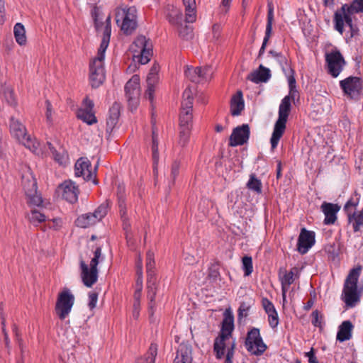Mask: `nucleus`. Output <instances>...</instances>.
Listing matches in <instances>:
<instances>
[{"label":"nucleus","instance_id":"f257e3e1","mask_svg":"<svg viewBox=\"0 0 363 363\" xmlns=\"http://www.w3.org/2000/svg\"><path fill=\"white\" fill-rule=\"evenodd\" d=\"M94 24L96 30L102 31L103 38L98 50L97 55L89 62V79L92 88L99 87L105 81L106 71L104 68L105 52L109 44L111 27V16L108 15L104 23L99 21L98 16L94 18Z\"/></svg>","mask_w":363,"mask_h":363},{"label":"nucleus","instance_id":"f03ea898","mask_svg":"<svg viewBox=\"0 0 363 363\" xmlns=\"http://www.w3.org/2000/svg\"><path fill=\"white\" fill-rule=\"evenodd\" d=\"M362 269L361 265L352 268L345 280L342 298L349 307H354L360 300V291L358 289L357 283Z\"/></svg>","mask_w":363,"mask_h":363},{"label":"nucleus","instance_id":"7ed1b4c3","mask_svg":"<svg viewBox=\"0 0 363 363\" xmlns=\"http://www.w3.org/2000/svg\"><path fill=\"white\" fill-rule=\"evenodd\" d=\"M9 127L11 135L18 143L36 155L40 152L39 143L36 140L35 138L28 134L25 125L18 119L11 117Z\"/></svg>","mask_w":363,"mask_h":363},{"label":"nucleus","instance_id":"20e7f679","mask_svg":"<svg viewBox=\"0 0 363 363\" xmlns=\"http://www.w3.org/2000/svg\"><path fill=\"white\" fill-rule=\"evenodd\" d=\"M363 12V0H353L350 5L344 4L335 13V28L340 34L344 31V23L352 26V15Z\"/></svg>","mask_w":363,"mask_h":363},{"label":"nucleus","instance_id":"39448f33","mask_svg":"<svg viewBox=\"0 0 363 363\" xmlns=\"http://www.w3.org/2000/svg\"><path fill=\"white\" fill-rule=\"evenodd\" d=\"M291 101L289 97H284L279 105V117L275 123L272 135L270 140L272 149L274 150L282 137L285 129L287 118L291 111Z\"/></svg>","mask_w":363,"mask_h":363},{"label":"nucleus","instance_id":"423d86ee","mask_svg":"<svg viewBox=\"0 0 363 363\" xmlns=\"http://www.w3.org/2000/svg\"><path fill=\"white\" fill-rule=\"evenodd\" d=\"M136 13L137 10L134 6L116 9V23L126 35L131 34L137 28Z\"/></svg>","mask_w":363,"mask_h":363},{"label":"nucleus","instance_id":"0eeeda50","mask_svg":"<svg viewBox=\"0 0 363 363\" xmlns=\"http://www.w3.org/2000/svg\"><path fill=\"white\" fill-rule=\"evenodd\" d=\"M152 45L149 39L145 36H138L130 45V51L133 57L142 65L147 64L152 54Z\"/></svg>","mask_w":363,"mask_h":363},{"label":"nucleus","instance_id":"6e6552de","mask_svg":"<svg viewBox=\"0 0 363 363\" xmlns=\"http://www.w3.org/2000/svg\"><path fill=\"white\" fill-rule=\"evenodd\" d=\"M140 92V77L135 74L125 85V97L131 111H135L139 104Z\"/></svg>","mask_w":363,"mask_h":363},{"label":"nucleus","instance_id":"1a4fd4ad","mask_svg":"<svg viewBox=\"0 0 363 363\" xmlns=\"http://www.w3.org/2000/svg\"><path fill=\"white\" fill-rule=\"evenodd\" d=\"M245 343L247 350L254 355H261L267 349V345L260 335L259 330L256 328H253L247 333Z\"/></svg>","mask_w":363,"mask_h":363},{"label":"nucleus","instance_id":"9d476101","mask_svg":"<svg viewBox=\"0 0 363 363\" xmlns=\"http://www.w3.org/2000/svg\"><path fill=\"white\" fill-rule=\"evenodd\" d=\"M74 303V296L69 289H65L58 296L55 312L60 320L65 319L69 314Z\"/></svg>","mask_w":363,"mask_h":363},{"label":"nucleus","instance_id":"9b49d317","mask_svg":"<svg viewBox=\"0 0 363 363\" xmlns=\"http://www.w3.org/2000/svg\"><path fill=\"white\" fill-rule=\"evenodd\" d=\"M79 192V186L71 179L64 181L56 189L58 196L72 204L77 202Z\"/></svg>","mask_w":363,"mask_h":363},{"label":"nucleus","instance_id":"f8f14e48","mask_svg":"<svg viewBox=\"0 0 363 363\" xmlns=\"http://www.w3.org/2000/svg\"><path fill=\"white\" fill-rule=\"evenodd\" d=\"M108 213V204H101L94 213L83 214L78 217L76 224L80 228H88L100 221Z\"/></svg>","mask_w":363,"mask_h":363},{"label":"nucleus","instance_id":"ddd939ff","mask_svg":"<svg viewBox=\"0 0 363 363\" xmlns=\"http://www.w3.org/2000/svg\"><path fill=\"white\" fill-rule=\"evenodd\" d=\"M185 76L192 82L201 83L207 82L212 78L213 69L210 66L203 67H186L185 69Z\"/></svg>","mask_w":363,"mask_h":363},{"label":"nucleus","instance_id":"4468645a","mask_svg":"<svg viewBox=\"0 0 363 363\" xmlns=\"http://www.w3.org/2000/svg\"><path fill=\"white\" fill-rule=\"evenodd\" d=\"M325 61L327 62L328 72L333 77H337L340 74L345 64L343 56L338 50L326 54Z\"/></svg>","mask_w":363,"mask_h":363},{"label":"nucleus","instance_id":"2eb2a0df","mask_svg":"<svg viewBox=\"0 0 363 363\" xmlns=\"http://www.w3.org/2000/svg\"><path fill=\"white\" fill-rule=\"evenodd\" d=\"M340 85L345 94L352 99L357 96L362 89L361 79L357 77H349L340 81Z\"/></svg>","mask_w":363,"mask_h":363},{"label":"nucleus","instance_id":"dca6fc26","mask_svg":"<svg viewBox=\"0 0 363 363\" xmlns=\"http://www.w3.org/2000/svg\"><path fill=\"white\" fill-rule=\"evenodd\" d=\"M249 137L250 127L247 124L238 126L233 130L229 139V145L230 147L242 145L247 142Z\"/></svg>","mask_w":363,"mask_h":363},{"label":"nucleus","instance_id":"f3484780","mask_svg":"<svg viewBox=\"0 0 363 363\" xmlns=\"http://www.w3.org/2000/svg\"><path fill=\"white\" fill-rule=\"evenodd\" d=\"M298 269L297 267H293L289 272L286 269H280L279 270V281L281 284L282 298L286 301V294L291 284L294 281V275L297 274Z\"/></svg>","mask_w":363,"mask_h":363},{"label":"nucleus","instance_id":"a211bd4d","mask_svg":"<svg viewBox=\"0 0 363 363\" xmlns=\"http://www.w3.org/2000/svg\"><path fill=\"white\" fill-rule=\"evenodd\" d=\"M315 243V233L313 231L303 228L298 240V250L301 254H306Z\"/></svg>","mask_w":363,"mask_h":363},{"label":"nucleus","instance_id":"6ab92c4d","mask_svg":"<svg viewBox=\"0 0 363 363\" xmlns=\"http://www.w3.org/2000/svg\"><path fill=\"white\" fill-rule=\"evenodd\" d=\"M321 211L325 215L324 224L333 225L337 220V213L340 210V206L336 203L323 202L320 206Z\"/></svg>","mask_w":363,"mask_h":363},{"label":"nucleus","instance_id":"aec40b11","mask_svg":"<svg viewBox=\"0 0 363 363\" xmlns=\"http://www.w3.org/2000/svg\"><path fill=\"white\" fill-rule=\"evenodd\" d=\"M80 267L82 269L81 277L83 284L86 287H91L98 279V270L89 268L84 260L80 261Z\"/></svg>","mask_w":363,"mask_h":363},{"label":"nucleus","instance_id":"412c9836","mask_svg":"<svg viewBox=\"0 0 363 363\" xmlns=\"http://www.w3.org/2000/svg\"><path fill=\"white\" fill-rule=\"evenodd\" d=\"M21 179L22 186L26 196H30L33 195V194L36 193V180L30 168H26V170L22 174Z\"/></svg>","mask_w":363,"mask_h":363},{"label":"nucleus","instance_id":"4be33fe9","mask_svg":"<svg viewBox=\"0 0 363 363\" xmlns=\"http://www.w3.org/2000/svg\"><path fill=\"white\" fill-rule=\"evenodd\" d=\"M89 161L84 158H79L74 165V174L77 177H83L84 180L91 179L93 174L90 169Z\"/></svg>","mask_w":363,"mask_h":363},{"label":"nucleus","instance_id":"5701e85b","mask_svg":"<svg viewBox=\"0 0 363 363\" xmlns=\"http://www.w3.org/2000/svg\"><path fill=\"white\" fill-rule=\"evenodd\" d=\"M192 347L185 342L179 345L174 363H192Z\"/></svg>","mask_w":363,"mask_h":363},{"label":"nucleus","instance_id":"b1692460","mask_svg":"<svg viewBox=\"0 0 363 363\" xmlns=\"http://www.w3.org/2000/svg\"><path fill=\"white\" fill-rule=\"evenodd\" d=\"M267 23L266 26L265 36L262 45L259 52V57H261L264 52L267 44L270 38L272 31V24L274 21V9L272 3H268Z\"/></svg>","mask_w":363,"mask_h":363},{"label":"nucleus","instance_id":"393cba45","mask_svg":"<svg viewBox=\"0 0 363 363\" xmlns=\"http://www.w3.org/2000/svg\"><path fill=\"white\" fill-rule=\"evenodd\" d=\"M136 281L135 291L133 295L134 302L140 303L141 298V292L143 290V264L140 258L136 262Z\"/></svg>","mask_w":363,"mask_h":363},{"label":"nucleus","instance_id":"a878e982","mask_svg":"<svg viewBox=\"0 0 363 363\" xmlns=\"http://www.w3.org/2000/svg\"><path fill=\"white\" fill-rule=\"evenodd\" d=\"M147 298L149 299V313L152 316L154 314L155 307V297L157 294L156 278L147 279Z\"/></svg>","mask_w":363,"mask_h":363},{"label":"nucleus","instance_id":"bb28decb","mask_svg":"<svg viewBox=\"0 0 363 363\" xmlns=\"http://www.w3.org/2000/svg\"><path fill=\"white\" fill-rule=\"evenodd\" d=\"M271 77L270 70L262 65H260L259 69L250 73L247 79L253 82H266Z\"/></svg>","mask_w":363,"mask_h":363},{"label":"nucleus","instance_id":"cd10ccee","mask_svg":"<svg viewBox=\"0 0 363 363\" xmlns=\"http://www.w3.org/2000/svg\"><path fill=\"white\" fill-rule=\"evenodd\" d=\"M245 104L242 98V92L239 90L233 96L230 101V113L233 116H239L244 109Z\"/></svg>","mask_w":363,"mask_h":363},{"label":"nucleus","instance_id":"c85d7f7f","mask_svg":"<svg viewBox=\"0 0 363 363\" xmlns=\"http://www.w3.org/2000/svg\"><path fill=\"white\" fill-rule=\"evenodd\" d=\"M347 216L348 224L351 225L354 233L363 228V208L361 211L354 212Z\"/></svg>","mask_w":363,"mask_h":363},{"label":"nucleus","instance_id":"c756f323","mask_svg":"<svg viewBox=\"0 0 363 363\" xmlns=\"http://www.w3.org/2000/svg\"><path fill=\"white\" fill-rule=\"evenodd\" d=\"M121 104L115 102L109 109L106 124L108 129L112 130L116 125L121 113Z\"/></svg>","mask_w":363,"mask_h":363},{"label":"nucleus","instance_id":"7c9ffc66","mask_svg":"<svg viewBox=\"0 0 363 363\" xmlns=\"http://www.w3.org/2000/svg\"><path fill=\"white\" fill-rule=\"evenodd\" d=\"M352 328L353 325L350 320L343 321L339 327L337 340L340 342L350 340L352 337Z\"/></svg>","mask_w":363,"mask_h":363},{"label":"nucleus","instance_id":"2f4dec72","mask_svg":"<svg viewBox=\"0 0 363 363\" xmlns=\"http://www.w3.org/2000/svg\"><path fill=\"white\" fill-rule=\"evenodd\" d=\"M234 329V317L228 311L225 313V317L222 323V328L220 334L225 335L228 337L231 336V333Z\"/></svg>","mask_w":363,"mask_h":363},{"label":"nucleus","instance_id":"473e14b6","mask_svg":"<svg viewBox=\"0 0 363 363\" xmlns=\"http://www.w3.org/2000/svg\"><path fill=\"white\" fill-rule=\"evenodd\" d=\"M230 340V337L225 335L220 334V335L215 340L214 351L216 353V357L220 359L223 354L226 345V341Z\"/></svg>","mask_w":363,"mask_h":363},{"label":"nucleus","instance_id":"72a5a7b5","mask_svg":"<svg viewBox=\"0 0 363 363\" xmlns=\"http://www.w3.org/2000/svg\"><path fill=\"white\" fill-rule=\"evenodd\" d=\"M157 354V345L152 343L147 353L138 358L135 363H155Z\"/></svg>","mask_w":363,"mask_h":363},{"label":"nucleus","instance_id":"f704fd0d","mask_svg":"<svg viewBox=\"0 0 363 363\" xmlns=\"http://www.w3.org/2000/svg\"><path fill=\"white\" fill-rule=\"evenodd\" d=\"M44 211V207H41L40 208H32L30 211V213L28 215V219L30 222L36 226L38 224L44 222L45 220Z\"/></svg>","mask_w":363,"mask_h":363},{"label":"nucleus","instance_id":"c9c22d12","mask_svg":"<svg viewBox=\"0 0 363 363\" xmlns=\"http://www.w3.org/2000/svg\"><path fill=\"white\" fill-rule=\"evenodd\" d=\"M185 6L186 21L193 23L196 21V1L195 0H182Z\"/></svg>","mask_w":363,"mask_h":363},{"label":"nucleus","instance_id":"e433bc0d","mask_svg":"<svg viewBox=\"0 0 363 363\" xmlns=\"http://www.w3.org/2000/svg\"><path fill=\"white\" fill-rule=\"evenodd\" d=\"M359 194H358L357 192H354V194L350 197V199L344 206V211H345L347 216L357 211L356 208L359 205Z\"/></svg>","mask_w":363,"mask_h":363},{"label":"nucleus","instance_id":"4c0bfd02","mask_svg":"<svg viewBox=\"0 0 363 363\" xmlns=\"http://www.w3.org/2000/svg\"><path fill=\"white\" fill-rule=\"evenodd\" d=\"M193 106V91L188 87L183 93V100L182 101V111H192Z\"/></svg>","mask_w":363,"mask_h":363},{"label":"nucleus","instance_id":"58836bf2","mask_svg":"<svg viewBox=\"0 0 363 363\" xmlns=\"http://www.w3.org/2000/svg\"><path fill=\"white\" fill-rule=\"evenodd\" d=\"M13 35L16 41L20 45H23L26 43V29L21 23H17L13 27Z\"/></svg>","mask_w":363,"mask_h":363},{"label":"nucleus","instance_id":"ea45409f","mask_svg":"<svg viewBox=\"0 0 363 363\" xmlns=\"http://www.w3.org/2000/svg\"><path fill=\"white\" fill-rule=\"evenodd\" d=\"M119 208H120V213L121 216V218L123 220V230L125 231L126 238L129 239L130 224L128 217L126 216L125 204L124 203L123 201L121 200V198H120V201H119Z\"/></svg>","mask_w":363,"mask_h":363},{"label":"nucleus","instance_id":"a19ab883","mask_svg":"<svg viewBox=\"0 0 363 363\" xmlns=\"http://www.w3.org/2000/svg\"><path fill=\"white\" fill-rule=\"evenodd\" d=\"M269 54L272 56L274 61L281 67L282 71L287 74L286 68L289 67V63L286 57L281 52L274 50H270Z\"/></svg>","mask_w":363,"mask_h":363},{"label":"nucleus","instance_id":"79ce46f5","mask_svg":"<svg viewBox=\"0 0 363 363\" xmlns=\"http://www.w3.org/2000/svg\"><path fill=\"white\" fill-rule=\"evenodd\" d=\"M77 117L88 125H92L97 122V119L93 111L79 109Z\"/></svg>","mask_w":363,"mask_h":363},{"label":"nucleus","instance_id":"37998d69","mask_svg":"<svg viewBox=\"0 0 363 363\" xmlns=\"http://www.w3.org/2000/svg\"><path fill=\"white\" fill-rule=\"evenodd\" d=\"M155 264L154 254L150 251L147 252L146 255V272L147 279L156 278L154 272Z\"/></svg>","mask_w":363,"mask_h":363},{"label":"nucleus","instance_id":"c03bdc74","mask_svg":"<svg viewBox=\"0 0 363 363\" xmlns=\"http://www.w3.org/2000/svg\"><path fill=\"white\" fill-rule=\"evenodd\" d=\"M192 113L191 111H181L179 117V128H191Z\"/></svg>","mask_w":363,"mask_h":363},{"label":"nucleus","instance_id":"a18cd8bd","mask_svg":"<svg viewBox=\"0 0 363 363\" xmlns=\"http://www.w3.org/2000/svg\"><path fill=\"white\" fill-rule=\"evenodd\" d=\"M4 98L10 106L16 105V99L13 89L10 86L4 87L3 90Z\"/></svg>","mask_w":363,"mask_h":363},{"label":"nucleus","instance_id":"49530a36","mask_svg":"<svg viewBox=\"0 0 363 363\" xmlns=\"http://www.w3.org/2000/svg\"><path fill=\"white\" fill-rule=\"evenodd\" d=\"M47 145L49 147L54 160L57 162L60 165L65 164L66 163V157L65 155L63 154L59 153L50 143L47 142Z\"/></svg>","mask_w":363,"mask_h":363},{"label":"nucleus","instance_id":"de8ad7c7","mask_svg":"<svg viewBox=\"0 0 363 363\" xmlns=\"http://www.w3.org/2000/svg\"><path fill=\"white\" fill-rule=\"evenodd\" d=\"M28 197V202L30 206L35 208H40L43 207L41 204L43 203V199L40 196L37 192L33 194L30 196H26Z\"/></svg>","mask_w":363,"mask_h":363},{"label":"nucleus","instance_id":"09e8293b","mask_svg":"<svg viewBox=\"0 0 363 363\" xmlns=\"http://www.w3.org/2000/svg\"><path fill=\"white\" fill-rule=\"evenodd\" d=\"M191 129L189 128H179V143L181 146L184 147L189 142Z\"/></svg>","mask_w":363,"mask_h":363},{"label":"nucleus","instance_id":"8fccbe9b","mask_svg":"<svg viewBox=\"0 0 363 363\" xmlns=\"http://www.w3.org/2000/svg\"><path fill=\"white\" fill-rule=\"evenodd\" d=\"M247 185L250 189H252L257 193L262 192V183L253 175L250 177Z\"/></svg>","mask_w":363,"mask_h":363},{"label":"nucleus","instance_id":"3c124183","mask_svg":"<svg viewBox=\"0 0 363 363\" xmlns=\"http://www.w3.org/2000/svg\"><path fill=\"white\" fill-rule=\"evenodd\" d=\"M179 36L184 40H189L193 38V29L191 26H181L179 30Z\"/></svg>","mask_w":363,"mask_h":363},{"label":"nucleus","instance_id":"603ef678","mask_svg":"<svg viewBox=\"0 0 363 363\" xmlns=\"http://www.w3.org/2000/svg\"><path fill=\"white\" fill-rule=\"evenodd\" d=\"M242 268L245 271V275L249 276L253 271L252 259L251 257L245 256L242 258Z\"/></svg>","mask_w":363,"mask_h":363},{"label":"nucleus","instance_id":"864d4df0","mask_svg":"<svg viewBox=\"0 0 363 363\" xmlns=\"http://www.w3.org/2000/svg\"><path fill=\"white\" fill-rule=\"evenodd\" d=\"M181 163L179 161L175 160L171 165V178L172 184H174L175 179L179 174Z\"/></svg>","mask_w":363,"mask_h":363},{"label":"nucleus","instance_id":"5fc2aeb1","mask_svg":"<svg viewBox=\"0 0 363 363\" xmlns=\"http://www.w3.org/2000/svg\"><path fill=\"white\" fill-rule=\"evenodd\" d=\"M152 135V158L154 160V164H157L159 159L158 154V142L156 136L155 135V133L153 132Z\"/></svg>","mask_w":363,"mask_h":363},{"label":"nucleus","instance_id":"6e6d98bb","mask_svg":"<svg viewBox=\"0 0 363 363\" xmlns=\"http://www.w3.org/2000/svg\"><path fill=\"white\" fill-rule=\"evenodd\" d=\"M48 223H47V227L49 228H52L55 230H59L62 225V220L60 218H54L52 219H47Z\"/></svg>","mask_w":363,"mask_h":363},{"label":"nucleus","instance_id":"4d7b16f0","mask_svg":"<svg viewBox=\"0 0 363 363\" xmlns=\"http://www.w3.org/2000/svg\"><path fill=\"white\" fill-rule=\"evenodd\" d=\"M250 305L245 303L242 302L238 308V319H241L242 318H245L248 315V311H250Z\"/></svg>","mask_w":363,"mask_h":363},{"label":"nucleus","instance_id":"13d9d810","mask_svg":"<svg viewBox=\"0 0 363 363\" xmlns=\"http://www.w3.org/2000/svg\"><path fill=\"white\" fill-rule=\"evenodd\" d=\"M101 256V248L97 247L94 251V257L92 258L90 262V268L91 269H97V265L99 264V259Z\"/></svg>","mask_w":363,"mask_h":363},{"label":"nucleus","instance_id":"bf43d9fd","mask_svg":"<svg viewBox=\"0 0 363 363\" xmlns=\"http://www.w3.org/2000/svg\"><path fill=\"white\" fill-rule=\"evenodd\" d=\"M267 314L269 325L273 328H276L279 324V317L277 311Z\"/></svg>","mask_w":363,"mask_h":363},{"label":"nucleus","instance_id":"052dcab7","mask_svg":"<svg viewBox=\"0 0 363 363\" xmlns=\"http://www.w3.org/2000/svg\"><path fill=\"white\" fill-rule=\"evenodd\" d=\"M262 306L267 313H274L276 311L274 304L267 298L262 300Z\"/></svg>","mask_w":363,"mask_h":363},{"label":"nucleus","instance_id":"680f3d73","mask_svg":"<svg viewBox=\"0 0 363 363\" xmlns=\"http://www.w3.org/2000/svg\"><path fill=\"white\" fill-rule=\"evenodd\" d=\"M182 18V13L179 11H177L175 13V16H173L172 15L168 16L169 21L172 24H178L181 22Z\"/></svg>","mask_w":363,"mask_h":363},{"label":"nucleus","instance_id":"e2e57ef3","mask_svg":"<svg viewBox=\"0 0 363 363\" xmlns=\"http://www.w3.org/2000/svg\"><path fill=\"white\" fill-rule=\"evenodd\" d=\"M89 307L90 309H93L95 308L97 300H98V294L95 292H91L89 294Z\"/></svg>","mask_w":363,"mask_h":363},{"label":"nucleus","instance_id":"0e129e2a","mask_svg":"<svg viewBox=\"0 0 363 363\" xmlns=\"http://www.w3.org/2000/svg\"><path fill=\"white\" fill-rule=\"evenodd\" d=\"M285 97H289V100L291 101H294L296 99L298 100L299 99V93L296 87L289 88V95L286 96Z\"/></svg>","mask_w":363,"mask_h":363},{"label":"nucleus","instance_id":"69168bd1","mask_svg":"<svg viewBox=\"0 0 363 363\" xmlns=\"http://www.w3.org/2000/svg\"><path fill=\"white\" fill-rule=\"evenodd\" d=\"M155 90V86L147 85V90L145 91V97L152 103L154 100V93Z\"/></svg>","mask_w":363,"mask_h":363},{"label":"nucleus","instance_id":"338daca9","mask_svg":"<svg viewBox=\"0 0 363 363\" xmlns=\"http://www.w3.org/2000/svg\"><path fill=\"white\" fill-rule=\"evenodd\" d=\"M311 316H312V324L315 327L320 326L321 324V321L320 320V318H319L318 311L315 310V311H313L311 313Z\"/></svg>","mask_w":363,"mask_h":363},{"label":"nucleus","instance_id":"774afa93","mask_svg":"<svg viewBox=\"0 0 363 363\" xmlns=\"http://www.w3.org/2000/svg\"><path fill=\"white\" fill-rule=\"evenodd\" d=\"M159 77L156 74H148L147 77V84L151 86H155L158 82Z\"/></svg>","mask_w":363,"mask_h":363}]
</instances>
